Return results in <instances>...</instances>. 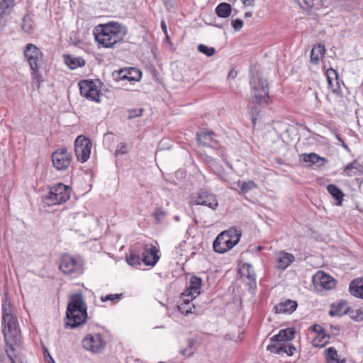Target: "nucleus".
<instances>
[{"label": "nucleus", "instance_id": "obj_1", "mask_svg": "<svg viewBox=\"0 0 363 363\" xmlns=\"http://www.w3.org/2000/svg\"><path fill=\"white\" fill-rule=\"evenodd\" d=\"M66 312L65 328H75L84 324L87 319L86 303L81 293L69 296Z\"/></svg>", "mask_w": 363, "mask_h": 363}, {"label": "nucleus", "instance_id": "obj_2", "mask_svg": "<svg viewBox=\"0 0 363 363\" xmlns=\"http://www.w3.org/2000/svg\"><path fill=\"white\" fill-rule=\"evenodd\" d=\"M122 29L121 25L117 22L99 24L94 30L95 40L104 48H113L123 40L125 32Z\"/></svg>", "mask_w": 363, "mask_h": 363}, {"label": "nucleus", "instance_id": "obj_3", "mask_svg": "<svg viewBox=\"0 0 363 363\" xmlns=\"http://www.w3.org/2000/svg\"><path fill=\"white\" fill-rule=\"evenodd\" d=\"M23 55L31 70L32 84L39 89L43 82L40 69L44 65L43 52L36 45L28 43L23 50Z\"/></svg>", "mask_w": 363, "mask_h": 363}, {"label": "nucleus", "instance_id": "obj_4", "mask_svg": "<svg viewBox=\"0 0 363 363\" xmlns=\"http://www.w3.org/2000/svg\"><path fill=\"white\" fill-rule=\"evenodd\" d=\"M3 334L7 348L16 349L21 342L20 330L17 319L13 315H6L2 319Z\"/></svg>", "mask_w": 363, "mask_h": 363}, {"label": "nucleus", "instance_id": "obj_5", "mask_svg": "<svg viewBox=\"0 0 363 363\" xmlns=\"http://www.w3.org/2000/svg\"><path fill=\"white\" fill-rule=\"evenodd\" d=\"M241 233L236 229H230L220 233L213 241L215 252L224 253L232 249L240 240Z\"/></svg>", "mask_w": 363, "mask_h": 363}, {"label": "nucleus", "instance_id": "obj_6", "mask_svg": "<svg viewBox=\"0 0 363 363\" xmlns=\"http://www.w3.org/2000/svg\"><path fill=\"white\" fill-rule=\"evenodd\" d=\"M59 268L66 275L78 277L84 272V263L79 257L65 255L61 258Z\"/></svg>", "mask_w": 363, "mask_h": 363}, {"label": "nucleus", "instance_id": "obj_7", "mask_svg": "<svg viewBox=\"0 0 363 363\" xmlns=\"http://www.w3.org/2000/svg\"><path fill=\"white\" fill-rule=\"evenodd\" d=\"M250 85L254 90V98L252 103L261 104L267 103L269 99V86L265 80L263 79L259 74L257 77L253 74L250 77Z\"/></svg>", "mask_w": 363, "mask_h": 363}, {"label": "nucleus", "instance_id": "obj_8", "mask_svg": "<svg viewBox=\"0 0 363 363\" xmlns=\"http://www.w3.org/2000/svg\"><path fill=\"white\" fill-rule=\"evenodd\" d=\"M70 198V189L68 186L58 183L53 186L48 195L45 196L48 204L57 205L66 202Z\"/></svg>", "mask_w": 363, "mask_h": 363}, {"label": "nucleus", "instance_id": "obj_9", "mask_svg": "<svg viewBox=\"0 0 363 363\" xmlns=\"http://www.w3.org/2000/svg\"><path fill=\"white\" fill-rule=\"evenodd\" d=\"M92 143L91 140L82 135L78 136L74 142V151L77 158L81 162H85L90 156Z\"/></svg>", "mask_w": 363, "mask_h": 363}, {"label": "nucleus", "instance_id": "obj_10", "mask_svg": "<svg viewBox=\"0 0 363 363\" xmlns=\"http://www.w3.org/2000/svg\"><path fill=\"white\" fill-rule=\"evenodd\" d=\"M105 345L106 342L100 334H89L82 340L83 347L93 353L102 352Z\"/></svg>", "mask_w": 363, "mask_h": 363}, {"label": "nucleus", "instance_id": "obj_11", "mask_svg": "<svg viewBox=\"0 0 363 363\" xmlns=\"http://www.w3.org/2000/svg\"><path fill=\"white\" fill-rule=\"evenodd\" d=\"M52 160L57 169H66L71 163L72 155L66 148H60L52 153Z\"/></svg>", "mask_w": 363, "mask_h": 363}, {"label": "nucleus", "instance_id": "obj_12", "mask_svg": "<svg viewBox=\"0 0 363 363\" xmlns=\"http://www.w3.org/2000/svg\"><path fill=\"white\" fill-rule=\"evenodd\" d=\"M115 80H127L139 82L142 77V72L135 67H125L113 72Z\"/></svg>", "mask_w": 363, "mask_h": 363}, {"label": "nucleus", "instance_id": "obj_13", "mask_svg": "<svg viewBox=\"0 0 363 363\" xmlns=\"http://www.w3.org/2000/svg\"><path fill=\"white\" fill-rule=\"evenodd\" d=\"M79 86L82 96L90 101L99 102L100 94L94 82L86 80L81 81Z\"/></svg>", "mask_w": 363, "mask_h": 363}, {"label": "nucleus", "instance_id": "obj_14", "mask_svg": "<svg viewBox=\"0 0 363 363\" xmlns=\"http://www.w3.org/2000/svg\"><path fill=\"white\" fill-rule=\"evenodd\" d=\"M191 203L195 205L206 206L208 208L215 210L218 203L214 194L207 191H201L195 196L191 197Z\"/></svg>", "mask_w": 363, "mask_h": 363}, {"label": "nucleus", "instance_id": "obj_15", "mask_svg": "<svg viewBox=\"0 0 363 363\" xmlns=\"http://www.w3.org/2000/svg\"><path fill=\"white\" fill-rule=\"evenodd\" d=\"M158 248L152 245H146L142 253V261L146 266H155L160 259Z\"/></svg>", "mask_w": 363, "mask_h": 363}, {"label": "nucleus", "instance_id": "obj_16", "mask_svg": "<svg viewBox=\"0 0 363 363\" xmlns=\"http://www.w3.org/2000/svg\"><path fill=\"white\" fill-rule=\"evenodd\" d=\"M327 81L329 88L333 94L339 95L341 93V85L343 82L340 79L337 72L332 68L326 71Z\"/></svg>", "mask_w": 363, "mask_h": 363}, {"label": "nucleus", "instance_id": "obj_17", "mask_svg": "<svg viewBox=\"0 0 363 363\" xmlns=\"http://www.w3.org/2000/svg\"><path fill=\"white\" fill-rule=\"evenodd\" d=\"M202 280L196 276H191L189 280V286L186 290L182 294L184 297H189L194 299L201 292V286Z\"/></svg>", "mask_w": 363, "mask_h": 363}, {"label": "nucleus", "instance_id": "obj_18", "mask_svg": "<svg viewBox=\"0 0 363 363\" xmlns=\"http://www.w3.org/2000/svg\"><path fill=\"white\" fill-rule=\"evenodd\" d=\"M313 281L325 289H331L335 286V280L330 275L322 271L318 272L313 277Z\"/></svg>", "mask_w": 363, "mask_h": 363}, {"label": "nucleus", "instance_id": "obj_19", "mask_svg": "<svg viewBox=\"0 0 363 363\" xmlns=\"http://www.w3.org/2000/svg\"><path fill=\"white\" fill-rule=\"evenodd\" d=\"M213 132L207 131L206 130H202L196 133L198 143L207 147H213L217 143V141L213 138Z\"/></svg>", "mask_w": 363, "mask_h": 363}, {"label": "nucleus", "instance_id": "obj_20", "mask_svg": "<svg viewBox=\"0 0 363 363\" xmlns=\"http://www.w3.org/2000/svg\"><path fill=\"white\" fill-rule=\"evenodd\" d=\"M240 272L242 276L246 277L248 279L250 288H256V275L252 265L248 263H244L241 266Z\"/></svg>", "mask_w": 363, "mask_h": 363}, {"label": "nucleus", "instance_id": "obj_21", "mask_svg": "<svg viewBox=\"0 0 363 363\" xmlns=\"http://www.w3.org/2000/svg\"><path fill=\"white\" fill-rule=\"evenodd\" d=\"M296 301L289 299L276 305L274 307V309L277 313H291L296 309Z\"/></svg>", "mask_w": 363, "mask_h": 363}, {"label": "nucleus", "instance_id": "obj_22", "mask_svg": "<svg viewBox=\"0 0 363 363\" xmlns=\"http://www.w3.org/2000/svg\"><path fill=\"white\" fill-rule=\"evenodd\" d=\"M295 331L292 328L283 329L279 331L277 335L271 337L272 342H279L285 343V342L290 341L294 338Z\"/></svg>", "mask_w": 363, "mask_h": 363}, {"label": "nucleus", "instance_id": "obj_23", "mask_svg": "<svg viewBox=\"0 0 363 363\" xmlns=\"http://www.w3.org/2000/svg\"><path fill=\"white\" fill-rule=\"evenodd\" d=\"M295 260L294 256L289 252L281 251L277 258L278 263L277 268L285 269Z\"/></svg>", "mask_w": 363, "mask_h": 363}, {"label": "nucleus", "instance_id": "obj_24", "mask_svg": "<svg viewBox=\"0 0 363 363\" xmlns=\"http://www.w3.org/2000/svg\"><path fill=\"white\" fill-rule=\"evenodd\" d=\"M15 0H1L0 1V26L4 25V17L9 16L14 6Z\"/></svg>", "mask_w": 363, "mask_h": 363}, {"label": "nucleus", "instance_id": "obj_25", "mask_svg": "<svg viewBox=\"0 0 363 363\" xmlns=\"http://www.w3.org/2000/svg\"><path fill=\"white\" fill-rule=\"evenodd\" d=\"M349 307L345 301H340L331 305V309L329 311L330 316H342L347 314Z\"/></svg>", "mask_w": 363, "mask_h": 363}, {"label": "nucleus", "instance_id": "obj_26", "mask_svg": "<svg viewBox=\"0 0 363 363\" xmlns=\"http://www.w3.org/2000/svg\"><path fill=\"white\" fill-rule=\"evenodd\" d=\"M63 57L65 64L71 69H74L77 67H82L85 65V60L81 57H75L70 55H64Z\"/></svg>", "mask_w": 363, "mask_h": 363}, {"label": "nucleus", "instance_id": "obj_27", "mask_svg": "<svg viewBox=\"0 0 363 363\" xmlns=\"http://www.w3.org/2000/svg\"><path fill=\"white\" fill-rule=\"evenodd\" d=\"M327 190L335 199V205L341 206L345 196L342 190L335 184H329L327 186Z\"/></svg>", "mask_w": 363, "mask_h": 363}, {"label": "nucleus", "instance_id": "obj_28", "mask_svg": "<svg viewBox=\"0 0 363 363\" xmlns=\"http://www.w3.org/2000/svg\"><path fill=\"white\" fill-rule=\"evenodd\" d=\"M325 361L327 363H345V359H340L337 350L330 347L325 350Z\"/></svg>", "mask_w": 363, "mask_h": 363}, {"label": "nucleus", "instance_id": "obj_29", "mask_svg": "<svg viewBox=\"0 0 363 363\" xmlns=\"http://www.w3.org/2000/svg\"><path fill=\"white\" fill-rule=\"evenodd\" d=\"M350 293L356 297L363 299V281L354 280L350 284Z\"/></svg>", "mask_w": 363, "mask_h": 363}, {"label": "nucleus", "instance_id": "obj_30", "mask_svg": "<svg viewBox=\"0 0 363 363\" xmlns=\"http://www.w3.org/2000/svg\"><path fill=\"white\" fill-rule=\"evenodd\" d=\"M325 52L324 45H318L314 46L311 52V61L314 64H318L320 61V57L323 56Z\"/></svg>", "mask_w": 363, "mask_h": 363}, {"label": "nucleus", "instance_id": "obj_31", "mask_svg": "<svg viewBox=\"0 0 363 363\" xmlns=\"http://www.w3.org/2000/svg\"><path fill=\"white\" fill-rule=\"evenodd\" d=\"M301 159L306 162H310L312 164H316L317 166H321L323 164L324 158L319 157L315 153L303 154Z\"/></svg>", "mask_w": 363, "mask_h": 363}, {"label": "nucleus", "instance_id": "obj_32", "mask_svg": "<svg viewBox=\"0 0 363 363\" xmlns=\"http://www.w3.org/2000/svg\"><path fill=\"white\" fill-rule=\"evenodd\" d=\"M184 298L183 302L178 306L179 311L184 315L193 313L192 308H194V304L191 303L193 299L189 297Z\"/></svg>", "mask_w": 363, "mask_h": 363}, {"label": "nucleus", "instance_id": "obj_33", "mask_svg": "<svg viewBox=\"0 0 363 363\" xmlns=\"http://www.w3.org/2000/svg\"><path fill=\"white\" fill-rule=\"evenodd\" d=\"M231 11V6L228 3H221L216 8V14L221 18L228 17L230 15Z\"/></svg>", "mask_w": 363, "mask_h": 363}, {"label": "nucleus", "instance_id": "obj_34", "mask_svg": "<svg viewBox=\"0 0 363 363\" xmlns=\"http://www.w3.org/2000/svg\"><path fill=\"white\" fill-rule=\"evenodd\" d=\"M197 341L195 339L189 338L187 340V347L186 348L182 349L180 350V353L183 356L191 357L195 352L194 345L196 344Z\"/></svg>", "mask_w": 363, "mask_h": 363}, {"label": "nucleus", "instance_id": "obj_35", "mask_svg": "<svg viewBox=\"0 0 363 363\" xmlns=\"http://www.w3.org/2000/svg\"><path fill=\"white\" fill-rule=\"evenodd\" d=\"M267 350L274 354H284L285 351L284 343L276 342V343L270 344L267 347Z\"/></svg>", "mask_w": 363, "mask_h": 363}, {"label": "nucleus", "instance_id": "obj_36", "mask_svg": "<svg viewBox=\"0 0 363 363\" xmlns=\"http://www.w3.org/2000/svg\"><path fill=\"white\" fill-rule=\"evenodd\" d=\"M152 217L155 218V223L160 224L162 223L163 219L167 216V213L163 208L158 207L156 208L154 212L152 213Z\"/></svg>", "mask_w": 363, "mask_h": 363}, {"label": "nucleus", "instance_id": "obj_37", "mask_svg": "<svg viewBox=\"0 0 363 363\" xmlns=\"http://www.w3.org/2000/svg\"><path fill=\"white\" fill-rule=\"evenodd\" d=\"M347 313L350 318L357 321L363 320V312L359 309H350L349 308Z\"/></svg>", "mask_w": 363, "mask_h": 363}, {"label": "nucleus", "instance_id": "obj_38", "mask_svg": "<svg viewBox=\"0 0 363 363\" xmlns=\"http://www.w3.org/2000/svg\"><path fill=\"white\" fill-rule=\"evenodd\" d=\"M198 50L206 55V56L208 57H211L213 55L215 54L216 52V50L213 47H208L207 45H205L203 44H200L199 46H198Z\"/></svg>", "mask_w": 363, "mask_h": 363}, {"label": "nucleus", "instance_id": "obj_39", "mask_svg": "<svg viewBox=\"0 0 363 363\" xmlns=\"http://www.w3.org/2000/svg\"><path fill=\"white\" fill-rule=\"evenodd\" d=\"M240 190L243 194L247 193L249 191L257 187V184L253 181L243 182L240 186Z\"/></svg>", "mask_w": 363, "mask_h": 363}, {"label": "nucleus", "instance_id": "obj_40", "mask_svg": "<svg viewBox=\"0 0 363 363\" xmlns=\"http://www.w3.org/2000/svg\"><path fill=\"white\" fill-rule=\"evenodd\" d=\"M303 2L310 8L318 9L323 6L322 0H302Z\"/></svg>", "mask_w": 363, "mask_h": 363}, {"label": "nucleus", "instance_id": "obj_41", "mask_svg": "<svg viewBox=\"0 0 363 363\" xmlns=\"http://www.w3.org/2000/svg\"><path fill=\"white\" fill-rule=\"evenodd\" d=\"M126 259L127 262L132 266H138L142 261V258L136 255H130V256L127 257Z\"/></svg>", "mask_w": 363, "mask_h": 363}, {"label": "nucleus", "instance_id": "obj_42", "mask_svg": "<svg viewBox=\"0 0 363 363\" xmlns=\"http://www.w3.org/2000/svg\"><path fill=\"white\" fill-rule=\"evenodd\" d=\"M128 152V147L125 143H121L118 145L116 150V156L123 155Z\"/></svg>", "mask_w": 363, "mask_h": 363}, {"label": "nucleus", "instance_id": "obj_43", "mask_svg": "<svg viewBox=\"0 0 363 363\" xmlns=\"http://www.w3.org/2000/svg\"><path fill=\"white\" fill-rule=\"evenodd\" d=\"M122 294H108L105 296H101V300L103 302H105L106 301H116L121 299Z\"/></svg>", "mask_w": 363, "mask_h": 363}, {"label": "nucleus", "instance_id": "obj_44", "mask_svg": "<svg viewBox=\"0 0 363 363\" xmlns=\"http://www.w3.org/2000/svg\"><path fill=\"white\" fill-rule=\"evenodd\" d=\"M2 319L8 315H13L11 313V306L9 303H4L2 304Z\"/></svg>", "mask_w": 363, "mask_h": 363}, {"label": "nucleus", "instance_id": "obj_45", "mask_svg": "<svg viewBox=\"0 0 363 363\" xmlns=\"http://www.w3.org/2000/svg\"><path fill=\"white\" fill-rule=\"evenodd\" d=\"M15 350L16 349L11 350V348H7L6 350V352L9 359H10L11 363H22L21 362L16 361V356L14 354Z\"/></svg>", "mask_w": 363, "mask_h": 363}, {"label": "nucleus", "instance_id": "obj_46", "mask_svg": "<svg viewBox=\"0 0 363 363\" xmlns=\"http://www.w3.org/2000/svg\"><path fill=\"white\" fill-rule=\"evenodd\" d=\"M143 108H139V109H131L129 112V118H133L138 116H141L143 113Z\"/></svg>", "mask_w": 363, "mask_h": 363}, {"label": "nucleus", "instance_id": "obj_47", "mask_svg": "<svg viewBox=\"0 0 363 363\" xmlns=\"http://www.w3.org/2000/svg\"><path fill=\"white\" fill-rule=\"evenodd\" d=\"M28 18V17L26 16L23 18L22 28L25 32L30 33L32 32L33 28L30 24L27 23Z\"/></svg>", "mask_w": 363, "mask_h": 363}, {"label": "nucleus", "instance_id": "obj_48", "mask_svg": "<svg viewBox=\"0 0 363 363\" xmlns=\"http://www.w3.org/2000/svg\"><path fill=\"white\" fill-rule=\"evenodd\" d=\"M232 26L235 30H238L242 28L243 26L242 21L241 19H235L232 21Z\"/></svg>", "mask_w": 363, "mask_h": 363}, {"label": "nucleus", "instance_id": "obj_49", "mask_svg": "<svg viewBox=\"0 0 363 363\" xmlns=\"http://www.w3.org/2000/svg\"><path fill=\"white\" fill-rule=\"evenodd\" d=\"M313 330L317 332L318 333V337H321L322 339H325V337H328L329 339V336H326L325 334L323 333V330L321 328L320 326L318 325H314L313 326Z\"/></svg>", "mask_w": 363, "mask_h": 363}, {"label": "nucleus", "instance_id": "obj_50", "mask_svg": "<svg viewBox=\"0 0 363 363\" xmlns=\"http://www.w3.org/2000/svg\"><path fill=\"white\" fill-rule=\"evenodd\" d=\"M43 354H44V357H45V359L47 362L48 363H55V361L53 359V358L52 357V356L50 354L48 349L46 347H44L43 348Z\"/></svg>", "mask_w": 363, "mask_h": 363}, {"label": "nucleus", "instance_id": "obj_51", "mask_svg": "<svg viewBox=\"0 0 363 363\" xmlns=\"http://www.w3.org/2000/svg\"><path fill=\"white\" fill-rule=\"evenodd\" d=\"M284 349L285 351L284 353L287 354L289 356H291L294 354V351L296 350V348L292 346L289 345V344L284 343Z\"/></svg>", "mask_w": 363, "mask_h": 363}, {"label": "nucleus", "instance_id": "obj_52", "mask_svg": "<svg viewBox=\"0 0 363 363\" xmlns=\"http://www.w3.org/2000/svg\"><path fill=\"white\" fill-rule=\"evenodd\" d=\"M356 164H357V162L355 161H354L353 162H351V163L348 164L347 165H346L345 167V169H344L345 173L347 176H349L350 175L349 171L352 169H356L357 168Z\"/></svg>", "mask_w": 363, "mask_h": 363}, {"label": "nucleus", "instance_id": "obj_53", "mask_svg": "<svg viewBox=\"0 0 363 363\" xmlns=\"http://www.w3.org/2000/svg\"><path fill=\"white\" fill-rule=\"evenodd\" d=\"M335 137L337 140H338L339 142L341 143L342 144V146L343 147H345V149H347L348 147L347 145L345 143V142L343 141V140L342 139V138L340 137V134L337 133H335Z\"/></svg>", "mask_w": 363, "mask_h": 363}, {"label": "nucleus", "instance_id": "obj_54", "mask_svg": "<svg viewBox=\"0 0 363 363\" xmlns=\"http://www.w3.org/2000/svg\"><path fill=\"white\" fill-rule=\"evenodd\" d=\"M237 71L235 69H231L228 73V78L235 79L237 77Z\"/></svg>", "mask_w": 363, "mask_h": 363}, {"label": "nucleus", "instance_id": "obj_55", "mask_svg": "<svg viewBox=\"0 0 363 363\" xmlns=\"http://www.w3.org/2000/svg\"><path fill=\"white\" fill-rule=\"evenodd\" d=\"M251 118H252V123L254 125H255V123H256V120H257V117L258 116V113L256 111V112H252L251 113Z\"/></svg>", "mask_w": 363, "mask_h": 363}, {"label": "nucleus", "instance_id": "obj_56", "mask_svg": "<svg viewBox=\"0 0 363 363\" xmlns=\"http://www.w3.org/2000/svg\"><path fill=\"white\" fill-rule=\"evenodd\" d=\"M245 6H252L254 3V0H241Z\"/></svg>", "mask_w": 363, "mask_h": 363}, {"label": "nucleus", "instance_id": "obj_57", "mask_svg": "<svg viewBox=\"0 0 363 363\" xmlns=\"http://www.w3.org/2000/svg\"><path fill=\"white\" fill-rule=\"evenodd\" d=\"M161 28H162V29L163 32H164L166 35H167V26H166L165 22H164V21H162L161 22Z\"/></svg>", "mask_w": 363, "mask_h": 363}, {"label": "nucleus", "instance_id": "obj_58", "mask_svg": "<svg viewBox=\"0 0 363 363\" xmlns=\"http://www.w3.org/2000/svg\"><path fill=\"white\" fill-rule=\"evenodd\" d=\"M164 1V3L165 4L167 8L168 9H169V8H172V5L171 4V1L172 0H162Z\"/></svg>", "mask_w": 363, "mask_h": 363}, {"label": "nucleus", "instance_id": "obj_59", "mask_svg": "<svg viewBox=\"0 0 363 363\" xmlns=\"http://www.w3.org/2000/svg\"><path fill=\"white\" fill-rule=\"evenodd\" d=\"M245 17H247V18H250V17H251V16H252V13L251 12H246V13H245Z\"/></svg>", "mask_w": 363, "mask_h": 363}, {"label": "nucleus", "instance_id": "obj_60", "mask_svg": "<svg viewBox=\"0 0 363 363\" xmlns=\"http://www.w3.org/2000/svg\"><path fill=\"white\" fill-rule=\"evenodd\" d=\"M174 220H175L176 221H179V217L178 216H174Z\"/></svg>", "mask_w": 363, "mask_h": 363}, {"label": "nucleus", "instance_id": "obj_61", "mask_svg": "<svg viewBox=\"0 0 363 363\" xmlns=\"http://www.w3.org/2000/svg\"><path fill=\"white\" fill-rule=\"evenodd\" d=\"M328 340H325L323 344L321 345V346H323L325 343H327Z\"/></svg>", "mask_w": 363, "mask_h": 363}, {"label": "nucleus", "instance_id": "obj_62", "mask_svg": "<svg viewBox=\"0 0 363 363\" xmlns=\"http://www.w3.org/2000/svg\"><path fill=\"white\" fill-rule=\"evenodd\" d=\"M298 3L300 4V5H301V3L300 2V0H298Z\"/></svg>", "mask_w": 363, "mask_h": 363}]
</instances>
